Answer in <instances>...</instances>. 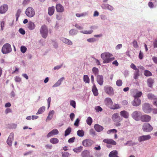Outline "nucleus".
Instances as JSON below:
<instances>
[{"mask_svg": "<svg viewBox=\"0 0 157 157\" xmlns=\"http://www.w3.org/2000/svg\"><path fill=\"white\" fill-rule=\"evenodd\" d=\"M112 54L108 52L103 53L101 55V58L103 60V63H107L113 60L115 58L112 57Z\"/></svg>", "mask_w": 157, "mask_h": 157, "instance_id": "1", "label": "nucleus"}, {"mask_svg": "<svg viewBox=\"0 0 157 157\" xmlns=\"http://www.w3.org/2000/svg\"><path fill=\"white\" fill-rule=\"evenodd\" d=\"M12 48L10 45L9 43H6L2 47V52L3 54H7L11 52Z\"/></svg>", "mask_w": 157, "mask_h": 157, "instance_id": "2", "label": "nucleus"}, {"mask_svg": "<svg viewBox=\"0 0 157 157\" xmlns=\"http://www.w3.org/2000/svg\"><path fill=\"white\" fill-rule=\"evenodd\" d=\"M40 32L43 38H45L47 37L48 33V31L47 26L45 25H43L41 26Z\"/></svg>", "mask_w": 157, "mask_h": 157, "instance_id": "3", "label": "nucleus"}, {"mask_svg": "<svg viewBox=\"0 0 157 157\" xmlns=\"http://www.w3.org/2000/svg\"><path fill=\"white\" fill-rule=\"evenodd\" d=\"M152 106L148 103H146L142 105L143 111L146 113H149L152 110Z\"/></svg>", "mask_w": 157, "mask_h": 157, "instance_id": "4", "label": "nucleus"}, {"mask_svg": "<svg viewBox=\"0 0 157 157\" xmlns=\"http://www.w3.org/2000/svg\"><path fill=\"white\" fill-rule=\"evenodd\" d=\"M104 90L106 93L110 96L113 95L114 94L113 88L110 86L107 85L105 86Z\"/></svg>", "mask_w": 157, "mask_h": 157, "instance_id": "5", "label": "nucleus"}, {"mask_svg": "<svg viewBox=\"0 0 157 157\" xmlns=\"http://www.w3.org/2000/svg\"><path fill=\"white\" fill-rule=\"evenodd\" d=\"M142 116L141 112L138 111L133 112L132 114V118L135 120L138 121L140 120Z\"/></svg>", "mask_w": 157, "mask_h": 157, "instance_id": "6", "label": "nucleus"}, {"mask_svg": "<svg viewBox=\"0 0 157 157\" xmlns=\"http://www.w3.org/2000/svg\"><path fill=\"white\" fill-rule=\"evenodd\" d=\"M26 15L29 17H31L34 16L35 12L34 10L31 7H28L25 11Z\"/></svg>", "mask_w": 157, "mask_h": 157, "instance_id": "7", "label": "nucleus"}, {"mask_svg": "<svg viewBox=\"0 0 157 157\" xmlns=\"http://www.w3.org/2000/svg\"><path fill=\"white\" fill-rule=\"evenodd\" d=\"M142 129L144 132H149L152 130L153 127L149 123H144L143 125Z\"/></svg>", "mask_w": 157, "mask_h": 157, "instance_id": "8", "label": "nucleus"}, {"mask_svg": "<svg viewBox=\"0 0 157 157\" xmlns=\"http://www.w3.org/2000/svg\"><path fill=\"white\" fill-rule=\"evenodd\" d=\"M94 142L90 139H86L83 140L82 145L85 147L91 146L93 144Z\"/></svg>", "mask_w": 157, "mask_h": 157, "instance_id": "9", "label": "nucleus"}, {"mask_svg": "<svg viewBox=\"0 0 157 157\" xmlns=\"http://www.w3.org/2000/svg\"><path fill=\"white\" fill-rule=\"evenodd\" d=\"M151 117L150 116L145 114L142 115L140 120L142 122H148L151 120Z\"/></svg>", "mask_w": 157, "mask_h": 157, "instance_id": "10", "label": "nucleus"}, {"mask_svg": "<svg viewBox=\"0 0 157 157\" xmlns=\"http://www.w3.org/2000/svg\"><path fill=\"white\" fill-rule=\"evenodd\" d=\"M112 118L114 122H119L121 120V119L118 113L113 114L112 116Z\"/></svg>", "mask_w": 157, "mask_h": 157, "instance_id": "11", "label": "nucleus"}, {"mask_svg": "<svg viewBox=\"0 0 157 157\" xmlns=\"http://www.w3.org/2000/svg\"><path fill=\"white\" fill-rule=\"evenodd\" d=\"M8 9V6L6 4H4L0 7V13H5Z\"/></svg>", "mask_w": 157, "mask_h": 157, "instance_id": "12", "label": "nucleus"}, {"mask_svg": "<svg viewBox=\"0 0 157 157\" xmlns=\"http://www.w3.org/2000/svg\"><path fill=\"white\" fill-rule=\"evenodd\" d=\"M14 135L13 133H11L9 135L7 140V143L9 146H12V142L13 140Z\"/></svg>", "mask_w": 157, "mask_h": 157, "instance_id": "13", "label": "nucleus"}, {"mask_svg": "<svg viewBox=\"0 0 157 157\" xmlns=\"http://www.w3.org/2000/svg\"><path fill=\"white\" fill-rule=\"evenodd\" d=\"M151 138L150 135H143L139 137L138 138V141L139 142H142L145 140H148Z\"/></svg>", "mask_w": 157, "mask_h": 157, "instance_id": "14", "label": "nucleus"}, {"mask_svg": "<svg viewBox=\"0 0 157 157\" xmlns=\"http://www.w3.org/2000/svg\"><path fill=\"white\" fill-rule=\"evenodd\" d=\"M141 104V100L139 98H134V99L132 102V105L135 106H137Z\"/></svg>", "mask_w": 157, "mask_h": 157, "instance_id": "15", "label": "nucleus"}, {"mask_svg": "<svg viewBox=\"0 0 157 157\" xmlns=\"http://www.w3.org/2000/svg\"><path fill=\"white\" fill-rule=\"evenodd\" d=\"M56 10L58 12H62L64 10V7L60 4H58L56 6Z\"/></svg>", "mask_w": 157, "mask_h": 157, "instance_id": "16", "label": "nucleus"}, {"mask_svg": "<svg viewBox=\"0 0 157 157\" xmlns=\"http://www.w3.org/2000/svg\"><path fill=\"white\" fill-rule=\"evenodd\" d=\"M103 141L105 143L113 145H115L116 144V142L112 139H105Z\"/></svg>", "mask_w": 157, "mask_h": 157, "instance_id": "17", "label": "nucleus"}, {"mask_svg": "<svg viewBox=\"0 0 157 157\" xmlns=\"http://www.w3.org/2000/svg\"><path fill=\"white\" fill-rule=\"evenodd\" d=\"M97 82L98 84L102 86L103 83V78L102 75H98L97 76Z\"/></svg>", "mask_w": 157, "mask_h": 157, "instance_id": "18", "label": "nucleus"}, {"mask_svg": "<svg viewBox=\"0 0 157 157\" xmlns=\"http://www.w3.org/2000/svg\"><path fill=\"white\" fill-rule=\"evenodd\" d=\"M120 114L121 116L126 119L128 118L129 116L128 113L125 110L121 111L120 113Z\"/></svg>", "mask_w": 157, "mask_h": 157, "instance_id": "19", "label": "nucleus"}, {"mask_svg": "<svg viewBox=\"0 0 157 157\" xmlns=\"http://www.w3.org/2000/svg\"><path fill=\"white\" fill-rule=\"evenodd\" d=\"M94 128L95 130L98 132H100L104 129L102 126L98 124H95L94 126Z\"/></svg>", "mask_w": 157, "mask_h": 157, "instance_id": "20", "label": "nucleus"}, {"mask_svg": "<svg viewBox=\"0 0 157 157\" xmlns=\"http://www.w3.org/2000/svg\"><path fill=\"white\" fill-rule=\"evenodd\" d=\"M117 155V151L115 150L110 152L109 155V157H119Z\"/></svg>", "mask_w": 157, "mask_h": 157, "instance_id": "21", "label": "nucleus"}, {"mask_svg": "<svg viewBox=\"0 0 157 157\" xmlns=\"http://www.w3.org/2000/svg\"><path fill=\"white\" fill-rule=\"evenodd\" d=\"M64 43L69 45H72V42L71 41L65 38H62L61 40Z\"/></svg>", "mask_w": 157, "mask_h": 157, "instance_id": "22", "label": "nucleus"}, {"mask_svg": "<svg viewBox=\"0 0 157 157\" xmlns=\"http://www.w3.org/2000/svg\"><path fill=\"white\" fill-rule=\"evenodd\" d=\"M65 79L64 77L60 78L59 80L52 87H54L59 86L61 83Z\"/></svg>", "mask_w": 157, "mask_h": 157, "instance_id": "23", "label": "nucleus"}, {"mask_svg": "<svg viewBox=\"0 0 157 157\" xmlns=\"http://www.w3.org/2000/svg\"><path fill=\"white\" fill-rule=\"evenodd\" d=\"M35 27V25L34 23L31 21H29L28 24V28L30 30L34 29Z\"/></svg>", "mask_w": 157, "mask_h": 157, "instance_id": "24", "label": "nucleus"}, {"mask_svg": "<svg viewBox=\"0 0 157 157\" xmlns=\"http://www.w3.org/2000/svg\"><path fill=\"white\" fill-rule=\"evenodd\" d=\"M148 99L154 101L156 98V96L152 93H149L147 95Z\"/></svg>", "mask_w": 157, "mask_h": 157, "instance_id": "25", "label": "nucleus"}, {"mask_svg": "<svg viewBox=\"0 0 157 157\" xmlns=\"http://www.w3.org/2000/svg\"><path fill=\"white\" fill-rule=\"evenodd\" d=\"M147 83L148 86L152 88L154 83V80L151 78H149L147 79Z\"/></svg>", "mask_w": 157, "mask_h": 157, "instance_id": "26", "label": "nucleus"}, {"mask_svg": "<svg viewBox=\"0 0 157 157\" xmlns=\"http://www.w3.org/2000/svg\"><path fill=\"white\" fill-rule=\"evenodd\" d=\"M55 11V7L53 6L49 7L48 8V14L50 16L52 15Z\"/></svg>", "mask_w": 157, "mask_h": 157, "instance_id": "27", "label": "nucleus"}, {"mask_svg": "<svg viewBox=\"0 0 157 157\" xmlns=\"http://www.w3.org/2000/svg\"><path fill=\"white\" fill-rule=\"evenodd\" d=\"M54 113L55 112L54 110L50 111L48 113V115L46 121L50 120L52 119Z\"/></svg>", "mask_w": 157, "mask_h": 157, "instance_id": "28", "label": "nucleus"}, {"mask_svg": "<svg viewBox=\"0 0 157 157\" xmlns=\"http://www.w3.org/2000/svg\"><path fill=\"white\" fill-rule=\"evenodd\" d=\"M92 91L94 96H98V90L95 84H94L93 86Z\"/></svg>", "mask_w": 157, "mask_h": 157, "instance_id": "29", "label": "nucleus"}, {"mask_svg": "<svg viewBox=\"0 0 157 157\" xmlns=\"http://www.w3.org/2000/svg\"><path fill=\"white\" fill-rule=\"evenodd\" d=\"M90 155V152L87 150L84 151L82 152L81 153V156L82 157H87L88 156H89Z\"/></svg>", "mask_w": 157, "mask_h": 157, "instance_id": "30", "label": "nucleus"}, {"mask_svg": "<svg viewBox=\"0 0 157 157\" xmlns=\"http://www.w3.org/2000/svg\"><path fill=\"white\" fill-rule=\"evenodd\" d=\"M105 102L106 105H111L113 103V101L111 99L109 98H106L105 101Z\"/></svg>", "mask_w": 157, "mask_h": 157, "instance_id": "31", "label": "nucleus"}, {"mask_svg": "<svg viewBox=\"0 0 157 157\" xmlns=\"http://www.w3.org/2000/svg\"><path fill=\"white\" fill-rule=\"evenodd\" d=\"M139 76L140 73L139 69L135 71L134 74V78L135 79H137L138 78Z\"/></svg>", "mask_w": 157, "mask_h": 157, "instance_id": "32", "label": "nucleus"}, {"mask_svg": "<svg viewBox=\"0 0 157 157\" xmlns=\"http://www.w3.org/2000/svg\"><path fill=\"white\" fill-rule=\"evenodd\" d=\"M50 142L52 144H56L59 142L58 139L56 138H52L50 140Z\"/></svg>", "mask_w": 157, "mask_h": 157, "instance_id": "33", "label": "nucleus"}, {"mask_svg": "<svg viewBox=\"0 0 157 157\" xmlns=\"http://www.w3.org/2000/svg\"><path fill=\"white\" fill-rule=\"evenodd\" d=\"M45 109V106H43L39 109L38 111L36 113V114H40L44 112Z\"/></svg>", "mask_w": 157, "mask_h": 157, "instance_id": "34", "label": "nucleus"}, {"mask_svg": "<svg viewBox=\"0 0 157 157\" xmlns=\"http://www.w3.org/2000/svg\"><path fill=\"white\" fill-rule=\"evenodd\" d=\"M144 75L147 77L150 76L152 75L151 73L149 71L146 70L144 72Z\"/></svg>", "mask_w": 157, "mask_h": 157, "instance_id": "35", "label": "nucleus"}, {"mask_svg": "<svg viewBox=\"0 0 157 157\" xmlns=\"http://www.w3.org/2000/svg\"><path fill=\"white\" fill-rule=\"evenodd\" d=\"M83 80L85 83H90V79L87 75H84L83 76Z\"/></svg>", "mask_w": 157, "mask_h": 157, "instance_id": "36", "label": "nucleus"}, {"mask_svg": "<svg viewBox=\"0 0 157 157\" xmlns=\"http://www.w3.org/2000/svg\"><path fill=\"white\" fill-rule=\"evenodd\" d=\"M77 134L80 137H83L84 134V132L82 130H78L77 132Z\"/></svg>", "mask_w": 157, "mask_h": 157, "instance_id": "37", "label": "nucleus"}, {"mask_svg": "<svg viewBox=\"0 0 157 157\" xmlns=\"http://www.w3.org/2000/svg\"><path fill=\"white\" fill-rule=\"evenodd\" d=\"M71 128L70 127H68L65 131L64 136H67L70 134L71 132Z\"/></svg>", "mask_w": 157, "mask_h": 157, "instance_id": "38", "label": "nucleus"}, {"mask_svg": "<svg viewBox=\"0 0 157 157\" xmlns=\"http://www.w3.org/2000/svg\"><path fill=\"white\" fill-rule=\"evenodd\" d=\"M92 71L93 73L95 75H97L98 74L99 70L97 68L94 67L92 69Z\"/></svg>", "mask_w": 157, "mask_h": 157, "instance_id": "39", "label": "nucleus"}, {"mask_svg": "<svg viewBox=\"0 0 157 157\" xmlns=\"http://www.w3.org/2000/svg\"><path fill=\"white\" fill-rule=\"evenodd\" d=\"M86 121L88 124L90 125L92 122V119L90 117H88L86 119Z\"/></svg>", "mask_w": 157, "mask_h": 157, "instance_id": "40", "label": "nucleus"}, {"mask_svg": "<svg viewBox=\"0 0 157 157\" xmlns=\"http://www.w3.org/2000/svg\"><path fill=\"white\" fill-rule=\"evenodd\" d=\"M82 147L81 146H80L78 147L75 148L73 149V151L74 152L78 153L81 152L82 150Z\"/></svg>", "mask_w": 157, "mask_h": 157, "instance_id": "41", "label": "nucleus"}, {"mask_svg": "<svg viewBox=\"0 0 157 157\" xmlns=\"http://www.w3.org/2000/svg\"><path fill=\"white\" fill-rule=\"evenodd\" d=\"M93 31L92 30H90L89 31H81L80 32L83 34H89L92 33L93 32Z\"/></svg>", "mask_w": 157, "mask_h": 157, "instance_id": "42", "label": "nucleus"}, {"mask_svg": "<svg viewBox=\"0 0 157 157\" xmlns=\"http://www.w3.org/2000/svg\"><path fill=\"white\" fill-rule=\"evenodd\" d=\"M142 94V93L141 91L138 92L136 94L134 95V98H138L140 97Z\"/></svg>", "mask_w": 157, "mask_h": 157, "instance_id": "43", "label": "nucleus"}, {"mask_svg": "<svg viewBox=\"0 0 157 157\" xmlns=\"http://www.w3.org/2000/svg\"><path fill=\"white\" fill-rule=\"evenodd\" d=\"M77 33L75 30L73 29L71 30L69 32V34L71 36L75 35Z\"/></svg>", "mask_w": 157, "mask_h": 157, "instance_id": "44", "label": "nucleus"}, {"mask_svg": "<svg viewBox=\"0 0 157 157\" xmlns=\"http://www.w3.org/2000/svg\"><path fill=\"white\" fill-rule=\"evenodd\" d=\"M70 155L71 154L68 152H62V157H69Z\"/></svg>", "mask_w": 157, "mask_h": 157, "instance_id": "45", "label": "nucleus"}, {"mask_svg": "<svg viewBox=\"0 0 157 157\" xmlns=\"http://www.w3.org/2000/svg\"><path fill=\"white\" fill-rule=\"evenodd\" d=\"M27 50L26 48L24 46H21V51L23 53H25Z\"/></svg>", "mask_w": 157, "mask_h": 157, "instance_id": "46", "label": "nucleus"}, {"mask_svg": "<svg viewBox=\"0 0 157 157\" xmlns=\"http://www.w3.org/2000/svg\"><path fill=\"white\" fill-rule=\"evenodd\" d=\"M21 10L20 9H18L17 12L16 14V21H17L18 20V18L20 16V13H21Z\"/></svg>", "mask_w": 157, "mask_h": 157, "instance_id": "47", "label": "nucleus"}, {"mask_svg": "<svg viewBox=\"0 0 157 157\" xmlns=\"http://www.w3.org/2000/svg\"><path fill=\"white\" fill-rule=\"evenodd\" d=\"M51 132L53 135H57L59 133V131L57 129H53Z\"/></svg>", "mask_w": 157, "mask_h": 157, "instance_id": "48", "label": "nucleus"}, {"mask_svg": "<svg viewBox=\"0 0 157 157\" xmlns=\"http://www.w3.org/2000/svg\"><path fill=\"white\" fill-rule=\"evenodd\" d=\"M122 82L121 80L119 79L116 81V85L118 86H121L122 85Z\"/></svg>", "mask_w": 157, "mask_h": 157, "instance_id": "49", "label": "nucleus"}, {"mask_svg": "<svg viewBox=\"0 0 157 157\" xmlns=\"http://www.w3.org/2000/svg\"><path fill=\"white\" fill-rule=\"evenodd\" d=\"M90 134L93 136H94L96 135L95 132L93 129H91L89 131Z\"/></svg>", "mask_w": 157, "mask_h": 157, "instance_id": "50", "label": "nucleus"}, {"mask_svg": "<svg viewBox=\"0 0 157 157\" xmlns=\"http://www.w3.org/2000/svg\"><path fill=\"white\" fill-rule=\"evenodd\" d=\"M95 109L97 112H101L102 110V108L100 106H98L95 108Z\"/></svg>", "mask_w": 157, "mask_h": 157, "instance_id": "51", "label": "nucleus"}, {"mask_svg": "<svg viewBox=\"0 0 157 157\" xmlns=\"http://www.w3.org/2000/svg\"><path fill=\"white\" fill-rule=\"evenodd\" d=\"M70 105L74 108L76 107V102L75 101L71 100L70 101Z\"/></svg>", "mask_w": 157, "mask_h": 157, "instance_id": "52", "label": "nucleus"}, {"mask_svg": "<svg viewBox=\"0 0 157 157\" xmlns=\"http://www.w3.org/2000/svg\"><path fill=\"white\" fill-rule=\"evenodd\" d=\"M130 67L131 68L133 69V70H134L135 71L139 69H138L136 68V65L134 64H133V63H132L130 65Z\"/></svg>", "mask_w": 157, "mask_h": 157, "instance_id": "53", "label": "nucleus"}, {"mask_svg": "<svg viewBox=\"0 0 157 157\" xmlns=\"http://www.w3.org/2000/svg\"><path fill=\"white\" fill-rule=\"evenodd\" d=\"M86 15V13H76V16L78 17H83L85 16Z\"/></svg>", "mask_w": 157, "mask_h": 157, "instance_id": "54", "label": "nucleus"}, {"mask_svg": "<svg viewBox=\"0 0 157 157\" xmlns=\"http://www.w3.org/2000/svg\"><path fill=\"white\" fill-rule=\"evenodd\" d=\"M117 132V130L114 129L109 130L107 132V133L108 134H109L111 132L116 133Z\"/></svg>", "mask_w": 157, "mask_h": 157, "instance_id": "55", "label": "nucleus"}, {"mask_svg": "<svg viewBox=\"0 0 157 157\" xmlns=\"http://www.w3.org/2000/svg\"><path fill=\"white\" fill-rule=\"evenodd\" d=\"M133 44L134 47L135 48H137L138 47L137 42L136 40H134L133 42Z\"/></svg>", "mask_w": 157, "mask_h": 157, "instance_id": "56", "label": "nucleus"}, {"mask_svg": "<svg viewBox=\"0 0 157 157\" xmlns=\"http://www.w3.org/2000/svg\"><path fill=\"white\" fill-rule=\"evenodd\" d=\"M87 41L88 42H93L96 41V40L94 38H90L88 39H87Z\"/></svg>", "mask_w": 157, "mask_h": 157, "instance_id": "57", "label": "nucleus"}, {"mask_svg": "<svg viewBox=\"0 0 157 157\" xmlns=\"http://www.w3.org/2000/svg\"><path fill=\"white\" fill-rule=\"evenodd\" d=\"M5 22L4 21H2L1 22V27L2 30H3L4 27L5 26Z\"/></svg>", "mask_w": 157, "mask_h": 157, "instance_id": "58", "label": "nucleus"}, {"mask_svg": "<svg viewBox=\"0 0 157 157\" xmlns=\"http://www.w3.org/2000/svg\"><path fill=\"white\" fill-rule=\"evenodd\" d=\"M79 122V120L78 118H77L76 119L75 123L74 125L76 126H78V124Z\"/></svg>", "mask_w": 157, "mask_h": 157, "instance_id": "59", "label": "nucleus"}, {"mask_svg": "<svg viewBox=\"0 0 157 157\" xmlns=\"http://www.w3.org/2000/svg\"><path fill=\"white\" fill-rule=\"evenodd\" d=\"M19 31L20 33L22 35H24L25 33V31L22 28H20Z\"/></svg>", "mask_w": 157, "mask_h": 157, "instance_id": "60", "label": "nucleus"}, {"mask_svg": "<svg viewBox=\"0 0 157 157\" xmlns=\"http://www.w3.org/2000/svg\"><path fill=\"white\" fill-rule=\"evenodd\" d=\"M75 138V137H73L69 139L68 142L69 143H72L74 142Z\"/></svg>", "mask_w": 157, "mask_h": 157, "instance_id": "61", "label": "nucleus"}, {"mask_svg": "<svg viewBox=\"0 0 157 157\" xmlns=\"http://www.w3.org/2000/svg\"><path fill=\"white\" fill-rule=\"evenodd\" d=\"M15 81L16 82H19L21 81V79L20 77L16 76L15 78Z\"/></svg>", "mask_w": 157, "mask_h": 157, "instance_id": "62", "label": "nucleus"}, {"mask_svg": "<svg viewBox=\"0 0 157 157\" xmlns=\"http://www.w3.org/2000/svg\"><path fill=\"white\" fill-rule=\"evenodd\" d=\"M153 46L154 48H157V39H155L153 42Z\"/></svg>", "mask_w": 157, "mask_h": 157, "instance_id": "63", "label": "nucleus"}, {"mask_svg": "<svg viewBox=\"0 0 157 157\" xmlns=\"http://www.w3.org/2000/svg\"><path fill=\"white\" fill-rule=\"evenodd\" d=\"M152 59L154 63L157 64V57L153 56L152 58Z\"/></svg>", "mask_w": 157, "mask_h": 157, "instance_id": "64", "label": "nucleus"}]
</instances>
